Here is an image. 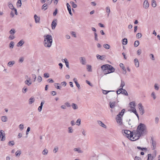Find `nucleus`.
I'll return each instance as SVG.
<instances>
[{
    "label": "nucleus",
    "instance_id": "obj_1",
    "mask_svg": "<svg viewBox=\"0 0 160 160\" xmlns=\"http://www.w3.org/2000/svg\"><path fill=\"white\" fill-rule=\"evenodd\" d=\"M134 135L133 140H137L141 137L146 135L148 133L146 126L143 123H140L138 126L137 130L133 131Z\"/></svg>",
    "mask_w": 160,
    "mask_h": 160
},
{
    "label": "nucleus",
    "instance_id": "obj_2",
    "mask_svg": "<svg viewBox=\"0 0 160 160\" xmlns=\"http://www.w3.org/2000/svg\"><path fill=\"white\" fill-rule=\"evenodd\" d=\"M44 45L46 48H50L52 46V37L49 35L44 36Z\"/></svg>",
    "mask_w": 160,
    "mask_h": 160
},
{
    "label": "nucleus",
    "instance_id": "obj_3",
    "mask_svg": "<svg viewBox=\"0 0 160 160\" xmlns=\"http://www.w3.org/2000/svg\"><path fill=\"white\" fill-rule=\"evenodd\" d=\"M123 131H124V132H122V133L125 136L127 137L132 141H134L136 140H132L133 139H134L133 138H134V135H133V131L131 132L130 131L126 130H123L122 132H123Z\"/></svg>",
    "mask_w": 160,
    "mask_h": 160
},
{
    "label": "nucleus",
    "instance_id": "obj_4",
    "mask_svg": "<svg viewBox=\"0 0 160 160\" xmlns=\"http://www.w3.org/2000/svg\"><path fill=\"white\" fill-rule=\"evenodd\" d=\"M108 64L104 65L101 67L102 71H103V73L105 74H107L109 73L108 71Z\"/></svg>",
    "mask_w": 160,
    "mask_h": 160
},
{
    "label": "nucleus",
    "instance_id": "obj_5",
    "mask_svg": "<svg viewBox=\"0 0 160 160\" xmlns=\"http://www.w3.org/2000/svg\"><path fill=\"white\" fill-rule=\"evenodd\" d=\"M26 79L24 82L25 84L28 86H29L32 83V79L30 77H29L28 76L26 75L25 77Z\"/></svg>",
    "mask_w": 160,
    "mask_h": 160
},
{
    "label": "nucleus",
    "instance_id": "obj_6",
    "mask_svg": "<svg viewBox=\"0 0 160 160\" xmlns=\"http://www.w3.org/2000/svg\"><path fill=\"white\" fill-rule=\"evenodd\" d=\"M138 108L140 114L143 115L145 112L144 109L142 104L141 103H139L138 104Z\"/></svg>",
    "mask_w": 160,
    "mask_h": 160
},
{
    "label": "nucleus",
    "instance_id": "obj_7",
    "mask_svg": "<svg viewBox=\"0 0 160 160\" xmlns=\"http://www.w3.org/2000/svg\"><path fill=\"white\" fill-rule=\"evenodd\" d=\"M151 143L152 146V149L155 150L156 148V142L155 140L152 138H151Z\"/></svg>",
    "mask_w": 160,
    "mask_h": 160
},
{
    "label": "nucleus",
    "instance_id": "obj_8",
    "mask_svg": "<svg viewBox=\"0 0 160 160\" xmlns=\"http://www.w3.org/2000/svg\"><path fill=\"white\" fill-rule=\"evenodd\" d=\"M122 117L121 116H117V115L116 117V119L117 123L119 124L120 125H122V120L121 118Z\"/></svg>",
    "mask_w": 160,
    "mask_h": 160
},
{
    "label": "nucleus",
    "instance_id": "obj_9",
    "mask_svg": "<svg viewBox=\"0 0 160 160\" xmlns=\"http://www.w3.org/2000/svg\"><path fill=\"white\" fill-rule=\"evenodd\" d=\"M80 63L82 65H85L86 63V58L84 57H80L79 58Z\"/></svg>",
    "mask_w": 160,
    "mask_h": 160
},
{
    "label": "nucleus",
    "instance_id": "obj_10",
    "mask_svg": "<svg viewBox=\"0 0 160 160\" xmlns=\"http://www.w3.org/2000/svg\"><path fill=\"white\" fill-rule=\"evenodd\" d=\"M135 107L130 106L131 109L130 110V111H131L133 112L137 116L138 118H139V116L137 112L136 109L134 107Z\"/></svg>",
    "mask_w": 160,
    "mask_h": 160
},
{
    "label": "nucleus",
    "instance_id": "obj_11",
    "mask_svg": "<svg viewBox=\"0 0 160 160\" xmlns=\"http://www.w3.org/2000/svg\"><path fill=\"white\" fill-rule=\"evenodd\" d=\"M149 5V4L148 0H145L143 3V8L146 9H147L148 8Z\"/></svg>",
    "mask_w": 160,
    "mask_h": 160
},
{
    "label": "nucleus",
    "instance_id": "obj_12",
    "mask_svg": "<svg viewBox=\"0 0 160 160\" xmlns=\"http://www.w3.org/2000/svg\"><path fill=\"white\" fill-rule=\"evenodd\" d=\"M108 71L109 73L113 72H114L115 68H113L112 66L108 64Z\"/></svg>",
    "mask_w": 160,
    "mask_h": 160
},
{
    "label": "nucleus",
    "instance_id": "obj_13",
    "mask_svg": "<svg viewBox=\"0 0 160 160\" xmlns=\"http://www.w3.org/2000/svg\"><path fill=\"white\" fill-rule=\"evenodd\" d=\"M133 62L135 67L136 68L139 67V62L138 59L136 58L134 60Z\"/></svg>",
    "mask_w": 160,
    "mask_h": 160
},
{
    "label": "nucleus",
    "instance_id": "obj_14",
    "mask_svg": "<svg viewBox=\"0 0 160 160\" xmlns=\"http://www.w3.org/2000/svg\"><path fill=\"white\" fill-rule=\"evenodd\" d=\"M57 20L55 19V20H53L52 22L51 25H52V29L53 30L55 29V27H56L57 24Z\"/></svg>",
    "mask_w": 160,
    "mask_h": 160
},
{
    "label": "nucleus",
    "instance_id": "obj_15",
    "mask_svg": "<svg viewBox=\"0 0 160 160\" xmlns=\"http://www.w3.org/2000/svg\"><path fill=\"white\" fill-rule=\"evenodd\" d=\"M24 43L25 42L23 40H21L17 43V46L18 47H21Z\"/></svg>",
    "mask_w": 160,
    "mask_h": 160
},
{
    "label": "nucleus",
    "instance_id": "obj_16",
    "mask_svg": "<svg viewBox=\"0 0 160 160\" xmlns=\"http://www.w3.org/2000/svg\"><path fill=\"white\" fill-rule=\"evenodd\" d=\"M62 61L63 62H64L66 67L68 68H69V62L68 61V59L67 58H65L64 59H62Z\"/></svg>",
    "mask_w": 160,
    "mask_h": 160
},
{
    "label": "nucleus",
    "instance_id": "obj_17",
    "mask_svg": "<svg viewBox=\"0 0 160 160\" xmlns=\"http://www.w3.org/2000/svg\"><path fill=\"white\" fill-rule=\"evenodd\" d=\"M44 102H45L44 101H42L41 103L40 106L38 108V110L39 112H40L41 111L42 106L44 104Z\"/></svg>",
    "mask_w": 160,
    "mask_h": 160
},
{
    "label": "nucleus",
    "instance_id": "obj_18",
    "mask_svg": "<svg viewBox=\"0 0 160 160\" xmlns=\"http://www.w3.org/2000/svg\"><path fill=\"white\" fill-rule=\"evenodd\" d=\"M48 152V151L47 148H45L42 152V154L45 156L47 155Z\"/></svg>",
    "mask_w": 160,
    "mask_h": 160
},
{
    "label": "nucleus",
    "instance_id": "obj_19",
    "mask_svg": "<svg viewBox=\"0 0 160 160\" xmlns=\"http://www.w3.org/2000/svg\"><path fill=\"white\" fill-rule=\"evenodd\" d=\"M120 90L121 91V93L123 94L126 96H128V95L127 92L125 89H123L122 88H120Z\"/></svg>",
    "mask_w": 160,
    "mask_h": 160
},
{
    "label": "nucleus",
    "instance_id": "obj_20",
    "mask_svg": "<svg viewBox=\"0 0 160 160\" xmlns=\"http://www.w3.org/2000/svg\"><path fill=\"white\" fill-rule=\"evenodd\" d=\"M98 123L99 125H100L101 126L103 127L104 128H106L107 127L106 125L105 124H104L102 122L99 121H98Z\"/></svg>",
    "mask_w": 160,
    "mask_h": 160
},
{
    "label": "nucleus",
    "instance_id": "obj_21",
    "mask_svg": "<svg viewBox=\"0 0 160 160\" xmlns=\"http://www.w3.org/2000/svg\"><path fill=\"white\" fill-rule=\"evenodd\" d=\"M106 13H107L108 17H109V14L110 12V8L108 6H107L106 8H105Z\"/></svg>",
    "mask_w": 160,
    "mask_h": 160
},
{
    "label": "nucleus",
    "instance_id": "obj_22",
    "mask_svg": "<svg viewBox=\"0 0 160 160\" xmlns=\"http://www.w3.org/2000/svg\"><path fill=\"white\" fill-rule=\"evenodd\" d=\"M15 63V62L14 61H9L8 63V65L9 66V67H12Z\"/></svg>",
    "mask_w": 160,
    "mask_h": 160
},
{
    "label": "nucleus",
    "instance_id": "obj_23",
    "mask_svg": "<svg viewBox=\"0 0 160 160\" xmlns=\"http://www.w3.org/2000/svg\"><path fill=\"white\" fill-rule=\"evenodd\" d=\"M34 18L36 23H37L39 22L40 21V18H39L38 17L36 14L34 15Z\"/></svg>",
    "mask_w": 160,
    "mask_h": 160
},
{
    "label": "nucleus",
    "instance_id": "obj_24",
    "mask_svg": "<svg viewBox=\"0 0 160 160\" xmlns=\"http://www.w3.org/2000/svg\"><path fill=\"white\" fill-rule=\"evenodd\" d=\"M14 43L13 41H11L9 44V47L10 48L12 49L13 48Z\"/></svg>",
    "mask_w": 160,
    "mask_h": 160
},
{
    "label": "nucleus",
    "instance_id": "obj_25",
    "mask_svg": "<svg viewBox=\"0 0 160 160\" xmlns=\"http://www.w3.org/2000/svg\"><path fill=\"white\" fill-rule=\"evenodd\" d=\"M116 102H110V106L111 108H113L115 107Z\"/></svg>",
    "mask_w": 160,
    "mask_h": 160
},
{
    "label": "nucleus",
    "instance_id": "obj_26",
    "mask_svg": "<svg viewBox=\"0 0 160 160\" xmlns=\"http://www.w3.org/2000/svg\"><path fill=\"white\" fill-rule=\"evenodd\" d=\"M96 57L98 59H99L100 60H102L103 58H105V56L103 55L100 56L99 55L97 54L96 55Z\"/></svg>",
    "mask_w": 160,
    "mask_h": 160
},
{
    "label": "nucleus",
    "instance_id": "obj_27",
    "mask_svg": "<svg viewBox=\"0 0 160 160\" xmlns=\"http://www.w3.org/2000/svg\"><path fill=\"white\" fill-rule=\"evenodd\" d=\"M73 150L75 152H77L78 153H82V151L81 150L80 148H74Z\"/></svg>",
    "mask_w": 160,
    "mask_h": 160
},
{
    "label": "nucleus",
    "instance_id": "obj_28",
    "mask_svg": "<svg viewBox=\"0 0 160 160\" xmlns=\"http://www.w3.org/2000/svg\"><path fill=\"white\" fill-rule=\"evenodd\" d=\"M1 120L2 122H6L8 120L7 117L6 116H3L1 117Z\"/></svg>",
    "mask_w": 160,
    "mask_h": 160
},
{
    "label": "nucleus",
    "instance_id": "obj_29",
    "mask_svg": "<svg viewBox=\"0 0 160 160\" xmlns=\"http://www.w3.org/2000/svg\"><path fill=\"white\" fill-rule=\"evenodd\" d=\"M68 133H72V132H73L74 130L73 129V128L72 127H68Z\"/></svg>",
    "mask_w": 160,
    "mask_h": 160
},
{
    "label": "nucleus",
    "instance_id": "obj_30",
    "mask_svg": "<svg viewBox=\"0 0 160 160\" xmlns=\"http://www.w3.org/2000/svg\"><path fill=\"white\" fill-rule=\"evenodd\" d=\"M154 87L156 90L158 91L159 89V85L158 83H155Z\"/></svg>",
    "mask_w": 160,
    "mask_h": 160
},
{
    "label": "nucleus",
    "instance_id": "obj_31",
    "mask_svg": "<svg viewBox=\"0 0 160 160\" xmlns=\"http://www.w3.org/2000/svg\"><path fill=\"white\" fill-rule=\"evenodd\" d=\"M125 111V110L124 109L122 110L121 112H119V113L117 115V116H119L122 117Z\"/></svg>",
    "mask_w": 160,
    "mask_h": 160
},
{
    "label": "nucleus",
    "instance_id": "obj_32",
    "mask_svg": "<svg viewBox=\"0 0 160 160\" xmlns=\"http://www.w3.org/2000/svg\"><path fill=\"white\" fill-rule=\"evenodd\" d=\"M48 6L47 4L46 3L44 4L42 6V9L44 11L46 10L48 8Z\"/></svg>",
    "mask_w": 160,
    "mask_h": 160
},
{
    "label": "nucleus",
    "instance_id": "obj_33",
    "mask_svg": "<svg viewBox=\"0 0 160 160\" xmlns=\"http://www.w3.org/2000/svg\"><path fill=\"white\" fill-rule=\"evenodd\" d=\"M151 5L154 8L156 7L157 6V3L155 0H153L152 1Z\"/></svg>",
    "mask_w": 160,
    "mask_h": 160
},
{
    "label": "nucleus",
    "instance_id": "obj_34",
    "mask_svg": "<svg viewBox=\"0 0 160 160\" xmlns=\"http://www.w3.org/2000/svg\"><path fill=\"white\" fill-rule=\"evenodd\" d=\"M128 40L126 38H124L122 40V44L123 45H126L127 44Z\"/></svg>",
    "mask_w": 160,
    "mask_h": 160
},
{
    "label": "nucleus",
    "instance_id": "obj_35",
    "mask_svg": "<svg viewBox=\"0 0 160 160\" xmlns=\"http://www.w3.org/2000/svg\"><path fill=\"white\" fill-rule=\"evenodd\" d=\"M59 148L57 146H55L53 150V152L54 153H56L58 151Z\"/></svg>",
    "mask_w": 160,
    "mask_h": 160
},
{
    "label": "nucleus",
    "instance_id": "obj_36",
    "mask_svg": "<svg viewBox=\"0 0 160 160\" xmlns=\"http://www.w3.org/2000/svg\"><path fill=\"white\" fill-rule=\"evenodd\" d=\"M72 106L73 109H77L78 108V106L76 104L72 103Z\"/></svg>",
    "mask_w": 160,
    "mask_h": 160
},
{
    "label": "nucleus",
    "instance_id": "obj_37",
    "mask_svg": "<svg viewBox=\"0 0 160 160\" xmlns=\"http://www.w3.org/2000/svg\"><path fill=\"white\" fill-rule=\"evenodd\" d=\"M15 32V29L14 28L12 29L9 32V33L11 35H14Z\"/></svg>",
    "mask_w": 160,
    "mask_h": 160
},
{
    "label": "nucleus",
    "instance_id": "obj_38",
    "mask_svg": "<svg viewBox=\"0 0 160 160\" xmlns=\"http://www.w3.org/2000/svg\"><path fill=\"white\" fill-rule=\"evenodd\" d=\"M151 97H152L153 100H155L156 98V96L154 92H152L151 95Z\"/></svg>",
    "mask_w": 160,
    "mask_h": 160
},
{
    "label": "nucleus",
    "instance_id": "obj_39",
    "mask_svg": "<svg viewBox=\"0 0 160 160\" xmlns=\"http://www.w3.org/2000/svg\"><path fill=\"white\" fill-rule=\"evenodd\" d=\"M91 67H92L90 65H87V69L88 72H91L92 71V70Z\"/></svg>",
    "mask_w": 160,
    "mask_h": 160
},
{
    "label": "nucleus",
    "instance_id": "obj_40",
    "mask_svg": "<svg viewBox=\"0 0 160 160\" xmlns=\"http://www.w3.org/2000/svg\"><path fill=\"white\" fill-rule=\"evenodd\" d=\"M153 159V157L152 156L151 154H148V160H152Z\"/></svg>",
    "mask_w": 160,
    "mask_h": 160
},
{
    "label": "nucleus",
    "instance_id": "obj_41",
    "mask_svg": "<svg viewBox=\"0 0 160 160\" xmlns=\"http://www.w3.org/2000/svg\"><path fill=\"white\" fill-rule=\"evenodd\" d=\"M21 153V151L20 150H18L15 153V155L17 157H19Z\"/></svg>",
    "mask_w": 160,
    "mask_h": 160
},
{
    "label": "nucleus",
    "instance_id": "obj_42",
    "mask_svg": "<svg viewBox=\"0 0 160 160\" xmlns=\"http://www.w3.org/2000/svg\"><path fill=\"white\" fill-rule=\"evenodd\" d=\"M139 44V42L138 40L135 41L134 42V45L135 47H137Z\"/></svg>",
    "mask_w": 160,
    "mask_h": 160
},
{
    "label": "nucleus",
    "instance_id": "obj_43",
    "mask_svg": "<svg viewBox=\"0 0 160 160\" xmlns=\"http://www.w3.org/2000/svg\"><path fill=\"white\" fill-rule=\"evenodd\" d=\"M27 91V88L26 86H24L22 90V92L23 93H25Z\"/></svg>",
    "mask_w": 160,
    "mask_h": 160
},
{
    "label": "nucleus",
    "instance_id": "obj_44",
    "mask_svg": "<svg viewBox=\"0 0 160 160\" xmlns=\"http://www.w3.org/2000/svg\"><path fill=\"white\" fill-rule=\"evenodd\" d=\"M34 102V99L33 98H31L29 100V104H31Z\"/></svg>",
    "mask_w": 160,
    "mask_h": 160
},
{
    "label": "nucleus",
    "instance_id": "obj_45",
    "mask_svg": "<svg viewBox=\"0 0 160 160\" xmlns=\"http://www.w3.org/2000/svg\"><path fill=\"white\" fill-rule=\"evenodd\" d=\"M103 47L106 49H109L110 48V46L107 44H104L103 45Z\"/></svg>",
    "mask_w": 160,
    "mask_h": 160
},
{
    "label": "nucleus",
    "instance_id": "obj_46",
    "mask_svg": "<svg viewBox=\"0 0 160 160\" xmlns=\"http://www.w3.org/2000/svg\"><path fill=\"white\" fill-rule=\"evenodd\" d=\"M8 6L9 8L11 9H12L14 8L13 5L10 2H8Z\"/></svg>",
    "mask_w": 160,
    "mask_h": 160
},
{
    "label": "nucleus",
    "instance_id": "obj_47",
    "mask_svg": "<svg viewBox=\"0 0 160 160\" xmlns=\"http://www.w3.org/2000/svg\"><path fill=\"white\" fill-rule=\"evenodd\" d=\"M81 120L80 118H78L77 119L76 121V125L78 126H79L81 124Z\"/></svg>",
    "mask_w": 160,
    "mask_h": 160
},
{
    "label": "nucleus",
    "instance_id": "obj_48",
    "mask_svg": "<svg viewBox=\"0 0 160 160\" xmlns=\"http://www.w3.org/2000/svg\"><path fill=\"white\" fill-rule=\"evenodd\" d=\"M70 3L72 5V6L74 8H76L77 6L76 4H75L73 2H71Z\"/></svg>",
    "mask_w": 160,
    "mask_h": 160
},
{
    "label": "nucleus",
    "instance_id": "obj_49",
    "mask_svg": "<svg viewBox=\"0 0 160 160\" xmlns=\"http://www.w3.org/2000/svg\"><path fill=\"white\" fill-rule=\"evenodd\" d=\"M15 38V37L14 35H11L9 36L8 37V39L9 40H12L13 39H14Z\"/></svg>",
    "mask_w": 160,
    "mask_h": 160
},
{
    "label": "nucleus",
    "instance_id": "obj_50",
    "mask_svg": "<svg viewBox=\"0 0 160 160\" xmlns=\"http://www.w3.org/2000/svg\"><path fill=\"white\" fill-rule=\"evenodd\" d=\"M22 5L21 1V0H18L17 2V5L18 6L21 7Z\"/></svg>",
    "mask_w": 160,
    "mask_h": 160
},
{
    "label": "nucleus",
    "instance_id": "obj_51",
    "mask_svg": "<svg viewBox=\"0 0 160 160\" xmlns=\"http://www.w3.org/2000/svg\"><path fill=\"white\" fill-rule=\"evenodd\" d=\"M136 36L138 38H140L142 37V34L141 33H138L136 34Z\"/></svg>",
    "mask_w": 160,
    "mask_h": 160
},
{
    "label": "nucleus",
    "instance_id": "obj_52",
    "mask_svg": "<svg viewBox=\"0 0 160 160\" xmlns=\"http://www.w3.org/2000/svg\"><path fill=\"white\" fill-rule=\"evenodd\" d=\"M94 39L95 41H98V35L96 32L94 33Z\"/></svg>",
    "mask_w": 160,
    "mask_h": 160
},
{
    "label": "nucleus",
    "instance_id": "obj_53",
    "mask_svg": "<svg viewBox=\"0 0 160 160\" xmlns=\"http://www.w3.org/2000/svg\"><path fill=\"white\" fill-rule=\"evenodd\" d=\"M125 85V82L121 80V82L120 86V88H123V87Z\"/></svg>",
    "mask_w": 160,
    "mask_h": 160
},
{
    "label": "nucleus",
    "instance_id": "obj_54",
    "mask_svg": "<svg viewBox=\"0 0 160 160\" xmlns=\"http://www.w3.org/2000/svg\"><path fill=\"white\" fill-rule=\"evenodd\" d=\"M142 50L140 49H138L137 51V53L138 55H139L142 53Z\"/></svg>",
    "mask_w": 160,
    "mask_h": 160
},
{
    "label": "nucleus",
    "instance_id": "obj_55",
    "mask_svg": "<svg viewBox=\"0 0 160 160\" xmlns=\"http://www.w3.org/2000/svg\"><path fill=\"white\" fill-rule=\"evenodd\" d=\"M8 144L9 145H10L11 144L12 146H13L14 144V142L13 141H9L8 142Z\"/></svg>",
    "mask_w": 160,
    "mask_h": 160
},
{
    "label": "nucleus",
    "instance_id": "obj_56",
    "mask_svg": "<svg viewBox=\"0 0 160 160\" xmlns=\"http://www.w3.org/2000/svg\"><path fill=\"white\" fill-rule=\"evenodd\" d=\"M44 77L45 78H48L49 77V74L48 73H45L44 75Z\"/></svg>",
    "mask_w": 160,
    "mask_h": 160
},
{
    "label": "nucleus",
    "instance_id": "obj_57",
    "mask_svg": "<svg viewBox=\"0 0 160 160\" xmlns=\"http://www.w3.org/2000/svg\"><path fill=\"white\" fill-rule=\"evenodd\" d=\"M19 128L21 130H22L23 129V125L22 124H21L19 126Z\"/></svg>",
    "mask_w": 160,
    "mask_h": 160
},
{
    "label": "nucleus",
    "instance_id": "obj_58",
    "mask_svg": "<svg viewBox=\"0 0 160 160\" xmlns=\"http://www.w3.org/2000/svg\"><path fill=\"white\" fill-rule=\"evenodd\" d=\"M42 80V77L40 76H38V78H37V81H38V82H41Z\"/></svg>",
    "mask_w": 160,
    "mask_h": 160
},
{
    "label": "nucleus",
    "instance_id": "obj_59",
    "mask_svg": "<svg viewBox=\"0 0 160 160\" xmlns=\"http://www.w3.org/2000/svg\"><path fill=\"white\" fill-rule=\"evenodd\" d=\"M3 134L2 136H1V140L3 141L5 140V133H3Z\"/></svg>",
    "mask_w": 160,
    "mask_h": 160
},
{
    "label": "nucleus",
    "instance_id": "obj_60",
    "mask_svg": "<svg viewBox=\"0 0 160 160\" xmlns=\"http://www.w3.org/2000/svg\"><path fill=\"white\" fill-rule=\"evenodd\" d=\"M129 105H130V106H132V107H135V103L134 102H132L130 103Z\"/></svg>",
    "mask_w": 160,
    "mask_h": 160
},
{
    "label": "nucleus",
    "instance_id": "obj_61",
    "mask_svg": "<svg viewBox=\"0 0 160 160\" xmlns=\"http://www.w3.org/2000/svg\"><path fill=\"white\" fill-rule=\"evenodd\" d=\"M32 76L33 79V81L34 82L35 81L36 79L37 78L36 76V75H35V74H32Z\"/></svg>",
    "mask_w": 160,
    "mask_h": 160
},
{
    "label": "nucleus",
    "instance_id": "obj_62",
    "mask_svg": "<svg viewBox=\"0 0 160 160\" xmlns=\"http://www.w3.org/2000/svg\"><path fill=\"white\" fill-rule=\"evenodd\" d=\"M64 104L66 105V107H70L71 106L70 103L68 102H65Z\"/></svg>",
    "mask_w": 160,
    "mask_h": 160
},
{
    "label": "nucleus",
    "instance_id": "obj_63",
    "mask_svg": "<svg viewBox=\"0 0 160 160\" xmlns=\"http://www.w3.org/2000/svg\"><path fill=\"white\" fill-rule=\"evenodd\" d=\"M24 58L22 57H20L19 60V62L21 63H22L24 61Z\"/></svg>",
    "mask_w": 160,
    "mask_h": 160
},
{
    "label": "nucleus",
    "instance_id": "obj_64",
    "mask_svg": "<svg viewBox=\"0 0 160 160\" xmlns=\"http://www.w3.org/2000/svg\"><path fill=\"white\" fill-rule=\"evenodd\" d=\"M134 160H142V159L140 157L136 156L135 157Z\"/></svg>",
    "mask_w": 160,
    "mask_h": 160
}]
</instances>
